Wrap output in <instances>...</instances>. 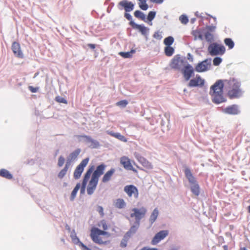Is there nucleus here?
<instances>
[{
    "mask_svg": "<svg viewBox=\"0 0 250 250\" xmlns=\"http://www.w3.org/2000/svg\"><path fill=\"white\" fill-rule=\"evenodd\" d=\"M136 224V225L132 226L129 231L127 232L126 235L128 236H130L132 234L134 233L136 231L139 226H138L137 223Z\"/></svg>",
    "mask_w": 250,
    "mask_h": 250,
    "instance_id": "58836bf2",
    "label": "nucleus"
},
{
    "mask_svg": "<svg viewBox=\"0 0 250 250\" xmlns=\"http://www.w3.org/2000/svg\"><path fill=\"white\" fill-rule=\"evenodd\" d=\"M185 64L184 60L179 55H175L170 63L171 68L179 70Z\"/></svg>",
    "mask_w": 250,
    "mask_h": 250,
    "instance_id": "423d86ee",
    "label": "nucleus"
},
{
    "mask_svg": "<svg viewBox=\"0 0 250 250\" xmlns=\"http://www.w3.org/2000/svg\"><path fill=\"white\" fill-rule=\"evenodd\" d=\"M131 24L134 28L138 30L143 35H146L148 29L143 25L137 24L133 21L130 22Z\"/></svg>",
    "mask_w": 250,
    "mask_h": 250,
    "instance_id": "412c9836",
    "label": "nucleus"
},
{
    "mask_svg": "<svg viewBox=\"0 0 250 250\" xmlns=\"http://www.w3.org/2000/svg\"><path fill=\"white\" fill-rule=\"evenodd\" d=\"M186 177L188 179L189 183H193L196 181L195 178L193 176L189 168H186L185 170Z\"/></svg>",
    "mask_w": 250,
    "mask_h": 250,
    "instance_id": "a878e982",
    "label": "nucleus"
},
{
    "mask_svg": "<svg viewBox=\"0 0 250 250\" xmlns=\"http://www.w3.org/2000/svg\"><path fill=\"white\" fill-rule=\"evenodd\" d=\"M115 172L114 168H111L109 170L107 171L103 176L102 179V182L103 183H106L109 181L113 174Z\"/></svg>",
    "mask_w": 250,
    "mask_h": 250,
    "instance_id": "aec40b11",
    "label": "nucleus"
},
{
    "mask_svg": "<svg viewBox=\"0 0 250 250\" xmlns=\"http://www.w3.org/2000/svg\"><path fill=\"white\" fill-rule=\"evenodd\" d=\"M69 163H66L65 166L63 169H62L58 173V177L60 179H62L66 174V173L69 167Z\"/></svg>",
    "mask_w": 250,
    "mask_h": 250,
    "instance_id": "393cba45",
    "label": "nucleus"
},
{
    "mask_svg": "<svg viewBox=\"0 0 250 250\" xmlns=\"http://www.w3.org/2000/svg\"><path fill=\"white\" fill-rule=\"evenodd\" d=\"M90 236L94 243L99 245H106L110 243L109 238L111 236V234L97 227L91 228Z\"/></svg>",
    "mask_w": 250,
    "mask_h": 250,
    "instance_id": "f03ea898",
    "label": "nucleus"
},
{
    "mask_svg": "<svg viewBox=\"0 0 250 250\" xmlns=\"http://www.w3.org/2000/svg\"><path fill=\"white\" fill-rule=\"evenodd\" d=\"M193 68L189 64L185 66L184 68L182 69V73L186 81H188L190 79V77L193 74Z\"/></svg>",
    "mask_w": 250,
    "mask_h": 250,
    "instance_id": "4468645a",
    "label": "nucleus"
},
{
    "mask_svg": "<svg viewBox=\"0 0 250 250\" xmlns=\"http://www.w3.org/2000/svg\"><path fill=\"white\" fill-rule=\"evenodd\" d=\"M205 37L207 41L208 42H211L213 39V35L209 32H207L205 34Z\"/></svg>",
    "mask_w": 250,
    "mask_h": 250,
    "instance_id": "a19ab883",
    "label": "nucleus"
},
{
    "mask_svg": "<svg viewBox=\"0 0 250 250\" xmlns=\"http://www.w3.org/2000/svg\"><path fill=\"white\" fill-rule=\"evenodd\" d=\"M127 104L128 102L125 100L120 101L116 103V105L117 106H122L123 107H125Z\"/></svg>",
    "mask_w": 250,
    "mask_h": 250,
    "instance_id": "c03bdc74",
    "label": "nucleus"
},
{
    "mask_svg": "<svg viewBox=\"0 0 250 250\" xmlns=\"http://www.w3.org/2000/svg\"><path fill=\"white\" fill-rule=\"evenodd\" d=\"M89 160V159L88 158L84 159L76 167L73 173V177L75 179H78L81 177L82 173L84 170V168L88 164Z\"/></svg>",
    "mask_w": 250,
    "mask_h": 250,
    "instance_id": "39448f33",
    "label": "nucleus"
},
{
    "mask_svg": "<svg viewBox=\"0 0 250 250\" xmlns=\"http://www.w3.org/2000/svg\"><path fill=\"white\" fill-rule=\"evenodd\" d=\"M248 210L249 213H250V206L248 207Z\"/></svg>",
    "mask_w": 250,
    "mask_h": 250,
    "instance_id": "0e129e2a",
    "label": "nucleus"
},
{
    "mask_svg": "<svg viewBox=\"0 0 250 250\" xmlns=\"http://www.w3.org/2000/svg\"><path fill=\"white\" fill-rule=\"evenodd\" d=\"M135 52V51L134 50H131L129 52H120L119 54L124 58H130L132 57V54L134 53Z\"/></svg>",
    "mask_w": 250,
    "mask_h": 250,
    "instance_id": "72a5a7b5",
    "label": "nucleus"
},
{
    "mask_svg": "<svg viewBox=\"0 0 250 250\" xmlns=\"http://www.w3.org/2000/svg\"><path fill=\"white\" fill-rule=\"evenodd\" d=\"M156 15L155 12L154 11H150L149 12L148 16H147V20L148 21H151L153 20V19L155 18Z\"/></svg>",
    "mask_w": 250,
    "mask_h": 250,
    "instance_id": "a18cd8bd",
    "label": "nucleus"
},
{
    "mask_svg": "<svg viewBox=\"0 0 250 250\" xmlns=\"http://www.w3.org/2000/svg\"><path fill=\"white\" fill-rule=\"evenodd\" d=\"M119 4L123 7L126 12L131 11L134 8V4L131 1L124 0L120 1Z\"/></svg>",
    "mask_w": 250,
    "mask_h": 250,
    "instance_id": "6ab92c4d",
    "label": "nucleus"
},
{
    "mask_svg": "<svg viewBox=\"0 0 250 250\" xmlns=\"http://www.w3.org/2000/svg\"><path fill=\"white\" fill-rule=\"evenodd\" d=\"M134 16L142 21H145L146 16L145 14L139 10H136L134 13Z\"/></svg>",
    "mask_w": 250,
    "mask_h": 250,
    "instance_id": "c9c22d12",
    "label": "nucleus"
},
{
    "mask_svg": "<svg viewBox=\"0 0 250 250\" xmlns=\"http://www.w3.org/2000/svg\"><path fill=\"white\" fill-rule=\"evenodd\" d=\"M121 246L122 247H126V244L122 242L121 243Z\"/></svg>",
    "mask_w": 250,
    "mask_h": 250,
    "instance_id": "052dcab7",
    "label": "nucleus"
},
{
    "mask_svg": "<svg viewBox=\"0 0 250 250\" xmlns=\"http://www.w3.org/2000/svg\"><path fill=\"white\" fill-rule=\"evenodd\" d=\"M125 205L126 204L123 199H118L115 202V206L118 208H123Z\"/></svg>",
    "mask_w": 250,
    "mask_h": 250,
    "instance_id": "7c9ffc66",
    "label": "nucleus"
},
{
    "mask_svg": "<svg viewBox=\"0 0 250 250\" xmlns=\"http://www.w3.org/2000/svg\"><path fill=\"white\" fill-rule=\"evenodd\" d=\"M97 226L103 229V231H106L108 229V225L105 220H102L99 221Z\"/></svg>",
    "mask_w": 250,
    "mask_h": 250,
    "instance_id": "c756f323",
    "label": "nucleus"
},
{
    "mask_svg": "<svg viewBox=\"0 0 250 250\" xmlns=\"http://www.w3.org/2000/svg\"><path fill=\"white\" fill-rule=\"evenodd\" d=\"M168 234V231L167 230H161L156 234L153 237L151 244L153 245H156L160 241L164 239Z\"/></svg>",
    "mask_w": 250,
    "mask_h": 250,
    "instance_id": "ddd939ff",
    "label": "nucleus"
},
{
    "mask_svg": "<svg viewBox=\"0 0 250 250\" xmlns=\"http://www.w3.org/2000/svg\"><path fill=\"white\" fill-rule=\"evenodd\" d=\"M223 247H224V249H225V250H227L228 247L227 246H224Z\"/></svg>",
    "mask_w": 250,
    "mask_h": 250,
    "instance_id": "e2e57ef3",
    "label": "nucleus"
},
{
    "mask_svg": "<svg viewBox=\"0 0 250 250\" xmlns=\"http://www.w3.org/2000/svg\"><path fill=\"white\" fill-rule=\"evenodd\" d=\"M80 151L81 150L80 149H77L69 154L67 158L66 163L69 162L70 166L71 165V162L75 160L77 158L80 153Z\"/></svg>",
    "mask_w": 250,
    "mask_h": 250,
    "instance_id": "5701e85b",
    "label": "nucleus"
},
{
    "mask_svg": "<svg viewBox=\"0 0 250 250\" xmlns=\"http://www.w3.org/2000/svg\"><path fill=\"white\" fill-rule=\"evenodd\" d=\"M158 214L159 210L157 208H155L150 216L149 221L151 224L153 223L156 221Z\"/></svg>",
    "mask_w": 250,
    "mask_h": 250,
    "instance_id": "c85d7f7f",
    "label": "nucleus"
},
{
    "mask_svg": "<svg viewBox=\"0 0 250 250\" xmlns=\"http://www.w3.org/2000/svg\"><path fill=\"white\" fill-rule=\"evenodd\" d=\"M55 100L56 101L59 103H63L65 104H66L67 103V101L64 98L62 97L61 96H57L55 98Z\"/></svg>",
    "mask_w": 250,
    "mask_h": 250,
    "instance_id": "37998d69",
    "label": "nucleus"
},
{
    "mask_svg": "<svg viewBox=\"0 0 250 250\" xmlns=\"http://www.w3.org/2000/svg\"><path fill=\"white\" fill-rule=\"evenodd\" d=\"M191 184L190 189L191 192L195 196H198L200 194V187L196 181H195L193 183H190Z\"/></svg>",
    "mask_w": 250,
    "mask_h": 250,
    "instance_id": "4be33fe9",
    "label": "nucleus"
},
{
    "mask_svg": "<svg viewBox=\"0 0 250 250\" xmlns=\"http://www.w3.org/2000/svg\"><path fill=\"white\" fill-rule=\"evenodd\" d=\"M174 42V39L171 36H169L165 39L164 42L167 46H170Z\"/></svg>",
    "mask_w": 250,
    "mask_h": 250,
    "instance_id": "4c0bfd02",
    "label": "nucleus"
},
{
    "mask_svg": "<svg viewBox=\"0 0 250 250\" xmlns=\"http://www.w3.org/2000/svg\"><path fill=\"white\" fill-rule=\"evenodd\" d=\"M151 0V1H152L154 3H158V4L162 3L163 2V0Z\"/></svg>",
    "mask_w": 250,
    "mask_h": 250,
    "instance_id": "4d7b16f0",
    "label": "nucleus"
},
{
    "mask_svg": "<svg viewBox=\"0 0 250 250\" xmlns=\"http://www.w3.org/2000/svg\"><path fill=\"white\" fill-rule=\"evenodd\" d=\"M179 20L181 23L184 24H187L188 22V19L186 15H181L179 18Z\"/></svg>",
    "mask_w": 250,
    "mask_h": 250,
    "instance_id": "79ce46f5",
    "label": "nucleus"
},
{
    "mask_svg": "<svg viewBox=\"0 0 250 250\" xmlns=\"http://www.w3.org/2000/svg\"><path fill=\"white\" fill-rule=\"evenodd\" d=\"M243 250H246V248H243Z\"/></svg>",
    "mask_w": 250,
    "mask_h": 250,
    "instance_id": "69168bd1",
    "label": "nucleus"
},
{
    "mask_svg": "<svg viewBox=\"0 0 250 250\" xmlns=\"http://www.w3.org/2000/svg\"><path fill=\"white\" fill-rule=\"evenodd\" d=\"M124 191L129 197L134 196L135 198L137 199L139 197L138 190L137 188L133 185H127L125 186Z\"/></svg>",
    "mask_w": 250,
    "mask_h": 250,
    "instance_id": "1a4fd4ad",
    "label": "nucleus"
},
{
    "mask_svg": "<svg viewBox=\"0 0 250 250\" xmlns=\"http://www.w3.org/2000/svg\"><path fill=\"white\" fill-rule=\"evenodd\" d=\"M125 17L129 21H131L132 20V16L130 14L127 13H125Z\"/></svg>",
    "mask_w": 250,
    "mask_h": 250,
    "instance_id": "5fc2aeb1",
    "label": "nucleus"
},
{
    "mask_svg": "<svg viewBox=\"0 0 250 250\" xmlns=\"http://www.w3.org/2000/svg\"><path fill=\"white\" fill-rule=\"evenodd\" d=\"M120 163L124 166L125 168L131 170L135 173L137 172V170L133 168L131 165L129 159L127 157L124 156L121 157L120 159Z\"/></svg>",
    "mask_w": 250,
    "mask_h": 250,
    "instance_id": "2eb2a0df",
    "label": "nucleus"
},
{
    "mask_svg": "<svg viewBox=\"0 0 250 250\" xmlns=\"http://www.w3.org/2000/svg\"><path fill=\"white\" fill-rule=\"evenodd\" d=\"M211 66V60L206 59L198 63L195 67V70L198 72H203L208 70Z\"/></svg>",
    "mask_w": 250,
    "mask_h": 250,
    "instance_id": "6e6552de",
    "label": "nucleus"
},
{
    "mask_svg": "<svg viewBox=\"0 0 250 250\" xmlns=\"http://www.w3.org/2000/svg\"><path fill=\"white\" fill-rule=\"evenodd\" d=\"M240 86V82L234 78H230L229 80L217 81L210 88L209 94L212 102L219 104L226 101V98L223 96L224 87L228 90L227 94L230 99L240 98L243 94Z\"/></svg>",
    "mask_w": 250,
    "mask_h": 250,
    "instance_id": "f257e3e1",
    "label": "nucleus"
},
{
    "mask_svg": "<svg viewBox=\"0 0 250 250\" xmlns=\"http://www.w3.org/2000/svg\"><path fill=\"white\" fill-rule=\"evenodd\" d=\"M79 137L84 138V139H85L87 141H88L89 142H93V140L92 139V138L90 136H88L81 135V136H79Z\"/></svg>",
    "mask_w": 250,
    "mask_h": 250,
    "instance_id": "8fccbe9b",
    "label": "nucleus"
},
{
    "mask_svg": "<svg viewBox=\"0 0 250 250\" xmlns=\"http://www.w3.org/2000/svg\"><path fill=\"white\" fill-rule=\"evenodd\" d=\"M140 250H158L157 248H149L147 247H144Z\"/></svg>",
    "mask_w": 250,
    "mask_h": 250,
    "instance_id": "6e6d98bb",
    "label": "nucleus"
},
{
    "mask_svg": "<svg viewBox=\"0 0 250 250\" xmlns=\"http://www.w3.org/2000/svg\"><path fill=\"white\" fill-rule=\"evenodd\" d=\"M94 168L95 167L94 166H90L88 169V170L86 171V173H85L84 177L83 180L82 187L81 188V192L82 193L84 192L87 182L90 177L92 172L94 170Z\"/></svg>",
    "mask_w": 250,
    "mask_h": 250,
    "instance_id": "9d476101",
    "label": "nucleus"
},
{
    "mask_svg": "<svg viewBox=\"0 0 250 250\" xmlns=\"http://www.w3.org/2000/svg\"><path fill=\"white\" fill-rule=\"evenodd\" d=\"M174 49L172 47L170 46H167L165 48V53L166 56L168 57L171 56L174 53Z\"/></svg>",
    "mask_w": 250,
    "mask_h": 250,
    "instance_id": "f704fd0d",
    "label": "nucleus"
},
{
    "mask_svg": "<svg viewBox=\"0 0 250 250\" xmlns=\"http://www.w3.org/2000/svg\"><path fill=\"white\" fill-rule=\"evenodd\" d=\"M97 211L99 212L101 217H103L104 216V213L102 207L98 206L97 208Z\"/></svg>",
    "mask_w": 250,
    "mask_h": 250,
    "instance_id": "09e8293b",
    "label": "nucleus"
},
{
    "mask_svg": "<svg viewBox=\"0 0 250 250\" xmlns=\"http://www.w3.org/2000/svg\"><path fill=\"white\" fill-rule=\"evenodd\" d=\"M65 159L62 156H60L58 159V166L61 167L64 163Z\"/></svg>",
    "mask_w": 250,
    "mask_h": 250,
    "instance_id": "de8ad7c7",
    "label": "nucleus"
},
{
    "mask_svg": "<svg viewBox=\"0 0 250 250\" xmlns=\"http://www.w3.org/2000/svg\"><path fill=\"white\" fill-rule=\"evenodd\" d=\"M12 50L14 55L20 59H22L24 57V55L21 49L20 43L17 42H14L12 43L11 46Z\"/></svg>",
    "mask_w": 250,
    "mask_h": 250,
    "instance_id": "9b49d317",
    "label": "nucleus"
},
{
    "mask_svg": "<svg viewBox=\"0 0 250 250\" xmlns=\"http://www.w3.org/2000/svg\"><path fill=\"white\" fill-rule=\"evenodd\" d=\"M108 134L111 136H113L121 141H123L124 142H127V139L124 136L121 135L120 133H114L112 132H110Z\"/></svg>",
    "mask_w": 250,
    "mask_h": 250,
    "instance_id": "cd10ccee",
    "label": "nucleus"
},
{
    "mask_svg": "<svg viewBox=\"0 0 250 250\" xmlns=\"http://www.w3.org/2000/svg\"><path fill=\"white\" fill-rule=\"evenodd\" d=\"M208 51L211 56L222 55L225 53L226 49L222 44L212 43L208 46Z\"/></svg>",
    "mask_w": 250,
    "mask_h": 250,
    "instance_id": "20e7f679",
    "label": "nucleus"
},
{
    "mask_svg": "<svg viewBox=\"0 0 250 250\" xmlns=\"http://www.w3.org/2000/svg\"><path fill=\"white\" fill-rule=\"evenodd\" d=\"M204 83L205 80L200 75H197L195 78L190 80L188 86L189 87H202Z\"/></svg>",
    "mask_w": 250,
    "mask_h": 250,
    "instance_id": "f8f14e48",
    "label": "nucleus"
},
{
    "mask_svg": "<svg viewBox=\"0 0 250 250\" xmlns=\"http://www.w3.org/2000/svg\"><path fill=\"white\" fill-rule=\"evenodd\" d=\"M106 166L101 164L98 166L92 175V178L99 181V177L104 173Z\"/></svg>",
    "mask_w": 250,
    "mask_h": 250,
    "instance_id": "dca6fc26",
    "label": "nucleus"
},
{
    "mask_svg": "<svg viewBox=\"0 0 250 250\" xmlns=\"http://www.w3.org/2000/svg\"><path fill=\"white\" fill-rule=\"evenodd\" d=\"M29 89L30 90V91L32 93H36L37 92L38 90V87H34L32 86H29L28 87Z\"/></svg>",
    "mask_w": 250,
    "mask_h": 250,
    "instance_id": "3c124183",
    "label": "nucleus"
},
{
    "mask_svg": "<svg viewBox=\"0 0 250 250\" xmlns=\"http://www.w3.org/2000/svg\"><path fill=\"white\" fill-rule=\"evenodd\" d=\"M98 183V180L91 177L87 188V192L88 195H91L93 193L96 188Z\"/></svg>",
    "mask_w": 250,
    "mask_h": 250,
    "instance_id": "f3484780",
    "label": "nucleus"
},
{
    "mask_svg": "<svg viewBox=\"0 0 250 250\" xmlns=\"http://www.w3.org/2000/svg\"><path fill=\"white\" fill-rule=\"evenodd\" d=\"M192 35L194 36L195 40L199 39L200 40H203V35L202 31L200 29L193 30L192 32Z\"/></svg>",
    "mask_w": 250,
    "mask_h": 250,
    "instance_id": "bb28decb",
    "label": "nucleus"
},
{
    "mask_svg": "<svg viewBox=\"0 0 250 250\" xmlns=\"http://www.w3.org/2000/svg\"><path fill=\"white\" fill-rule=\"evenodd\" d=\"M80 187H81V185L80 183H78L76 185V186H75V187L74 188V189L73 190V191H72V192L71 193V195H70V200L73 201L74 200V199L75 198L76 196L77 195V193L78 192V191L79 190V189L80 188Z\"/></svg>",
    "mask_w": 250,
    "mask_h": 250,
    "instance_id": "2f4dec72",
    "label": "nucleus"
},
{
    "mask_svg": "<svg viewBox=\"0 0 250 250\" xmlns=\"http://www.w3.org/2000/svg\"><path fill=\"white\" fill-rule=\"evenodd\" d=\"M131 211L132 212L130 214V217L134 218L136 223L139 226L141 219L145 216L147 212L146 208L144 207H142L140 208H135L131 209Z\"/></svg>",
    "mask_w": 250,
    "mask_h": 250,
    "instance_id": "7ed1b4c3",
    "label": "nucleus"
},
{
    "mask_svg": "<svg viewBox=\"0 0 250 250\" xmlns=\"http://www.w3.org/2000/svg\"><path fill=\"white\" fill-rule=\"evenodd\" d=\"M160 36V35L158 32H155L153 35V37L155 38H159Z\"/></svg>",
    "mask_w": 250,
    "mask_h": 250,
    "instance_id": "bf43d9fd",
    "label": "nucleus"
},
{
    "mask_svg": "<svg viewBox=\"0 0 250 250\" xmlns=\"http://www.w3.org/2000/svg\"><path fill=\"white\" fill-rule=\"evenodd\" d=\"M206 28L208 31L213 32L215 30L216 27L215 26H207Z\"/></svg>",
    "mask_w": 250,
    "mask_h": 250,
    "instance_id": "864d4df0",
    "label": "nucleus"
},
{
    "mask_svg": "<svg viewBox=\"0 0 250 250\" xmlns=\"http://www.w3.org/2000/svg\"><path fill=\"white\" fill-rule=\"evenodd\" d=\"M222 59L220 57H215L214 58L213 60V65L215 66H217L220 64L222 62Z\"/></svg>",
    "mask_w": 250,
    "mask_h": 250,
    "instance_id": "49530a36",
    "label": "nucleus"
},
{
    "mask_svg": "<svg viewBox=\"0 0 250 250\" xmlns=\"http://www.w3.org/2000/svg\"><path fill=\"white\" fill-rule=\"evenodd\" d=\"M70 237L71 238L72 241L74 243L78 244L80 242L74 230L71 232Z\"/></svg>",
    "mask_w": 250,
    "mask_h": 250,
    "instance_id": "ea45409f",
    "label": "nucleus"
},
{
    "mask_svg": "<svg viewBox=\"0 0 250 250\" xmlns=\"http://www.w3.org/2000/svg\"><path fill=\"white\" fill-rule=\"evenodd\" d=\"M224 111L227 114L232 115H236L240 112L238 106L235 104L228 106L224 109Z\"/></svg>",
    "mask_w": 250,
    "mask_h": 250,
    "instance_id": "a211bd4d",
    "label": "nucleus"
},
{
    "mask_svg": "<svg viewBox=\"0 0 250 250\" xmlns=\"http://www.w3.org/2000/svg\"><path fill=\"white\" fill-rule=\"evenodd\" d=\"M90 48L94 49L96 47V45L94 44L89 43L87 45Z\"/></svg>",
    "mask_w": 250,
    "mask_h": 250,
    "instance_id": "13d9d810",
    "label": "nucleus"
},
{
    "mask_svg": "<svg viewBox=\"0 0 250 250\" xmlns=\"http://www.w3.org/2000/svg\"><path fill=\"white\" fill-rule=\"evenodd\" d=\"M147 0H138V5L139 7L143 10H146L148 8V5L146 3Z\"/></svg>",
    "mask_w": 250,
    "mask_h": 250,
    "instance_id": "473e14b6",
    "label": "nucleus"
},
{
    "mask_svg": "<svg viewBox=\"0 0 250 250\" xmlns=\"http://www.w3.org/2000/svg\"><path fill=\"white\" fill-rule=\"evenodd\" d=\"M137 167L139 169H140V170H144V171H146V170H145V169H143V168H142V167H139V166H137Z\"/></svg>",
    "mask_w": 250,
    "mask_h": 250,
    "instance_id": "680f3d73",
    "label": "nucleus"
},
{
    "mask_svg": "<svg viewBox=\"0 0 250 250\" xmlns=\"http://www.w3.org/2000/svg\"><path fill=\"white\" fill-rule=\"evenodd\" d=\"M225 44L228 46L229 49L233 48L234 43L233 41L230 38H226L224 40Z\"/></svg>",
    "mask_w": 250,
    "mask_h": 250,
    "instance_id": "e433bc0d",
    "label": "nucleus"
},
{
    "mask_svg": "<svg viewBox=\"0 0 250 250\" xmlns=\"http://www.w3.org/2000/svg\"><path fill=\"white\" fill-rule=\"evenodd\" d=\"M78 244H79V246L82 248V249L83 250H90L85 245H84L83 243L80 242Z\"/></svg>",
    "mask_w": 250,
    "mask_h": 250,
    "instance_id": "603ef678",
    "label": "nucleus"
},
{
    "mask_svg": "<svg viewBox=\"0 0 250 250\" xmlns=\"http://www.w3.org/2000/svg\"><path fill=\"white\" fill-rule=\"evenodd\" d=\"M0 176L9 180L13 178L12 174L6 169H0Z\"/></svg>",
    "mask_w": 250,
    "mask_h": 250,
    "instance_id": "b1692460",
    "label": "nucleus"
},
{
    "mask_svg": "<svg viewBox=\"0 0 250 250\" xmlns=\"http://www.w3.org/2000/svg\"><path fill=\"white\" fill-rule=\"evenodd\" d=\"M135 157L137 161L143 166L146 170H151L153 169V167L152 164L149 162L146 159L141 156L138 153L134 154Z\"/></svg>",
    "mask_w": 250,
    "mask_h": 250,
    "instance_id": "0eeeda50",
    "label": "nucleus"
}]
</instances>
